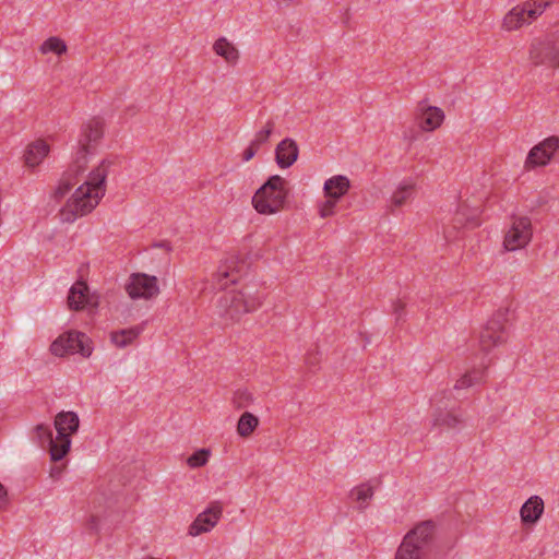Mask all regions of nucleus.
I'll return each instance as SVG.
<instances>
[{"label":"nucleus","mask_w":559,"mask_h":559,"mask_svg":"<svg viewBox=\"0 0 559 559\" xmlns=\"http://www.w3.org/2000/svg\"><path fill=\"white\" fill-rule=\"evenodd\" d=\"M115 158H104L90 171L86 180L78 187L66 205L61 209L62 221L74 222L94 210L106 192V178L115 165Z\"/></svg>","instance_id":"obj_1"},{"label":"nucleus","mask_w":559,"mask_h":559,"mask_svg":"<svg viewBox=\"0 0 559 559\" xmlns=\"http://www.w3.org/2000/svg\"><path fill=\"white\" fill-rule=\"evenodd\" d=\"M103 122L97 118L90 120L82 128L75 159L63 173L58 187L53 191L52 195L56 200L62 199L81 181V177L86 169L87 155L95 148L98 141L103 138Z\"/></svg>","instance_id":"obj_2"},{"label":"nucleus","mask_w":559,"mask_h":559,"mask_svg":"<svg viewBox=\"0 0 559 559\" xmlns=\"http://www.w3.org/2000/svg\"><path fill=\"white\" fill-rule=\"evenodd\" d=\"M262 304V296L253 285H246L240 290L225 292L217 300L216 313L224 324L237 322L242 314L257 310Z\"/></svg>","instance_id":"obj_3"},{"label":"nucleus","mask_w":559,"mask_h":559,"mask_svg":"<svg viewBox=\"0 0 559 559\" xmlns=\"http://www.w3.org/2000/svg\"><path fill=\"white\" fill-rule=\"evenodd\" d=\"M285 183L281 176H271L253 195V207L261 214H274L282 210L287 197Z\"/></svg>","instance_id":"obj_4"},{"label":"nucleus","mask_w":559,"mask_h":559,"mask_svg":"<svg viewBox=\"0 0 559 559\" xmlns=\"http://www.w3.org/2000/svg\"><path fill=\"white\" fill-rule=\"evenodd\" d=\"M435 525L431 521L421 522L406 534L400 545L395 559H420L426 546L430 543Z\"/></svg>","instance_id":"obj_5"},{"label":"nucleus","mask_w":559,"mask_h":559,"mask_svg":"<svg viewBox=\"0 0 559 559\" xmlns=\"http://www.w3.org/2000/svg\"><path fill=\"white\" fill-rule=\"evenodd\" d=\"M53 425L58 435V445L52 451V461L57 462L68 454L71 436L79 430L80 419L74 412H60L56 415Z\"/></svg>","instance_id":"obj_6"},{"label":"nucleus","mask_w":559,"mask_h":559,"mask_svg":"<svg viewBox=\"0 0 559 559\" xmlns=\"http://www.w3.org/2000/svg\"><path fill=\"white\" fill-rule=\"evenodd\" d=\"M549 7V1L531 0L511 9L503 17L502 26L507 31H513L530 24L536 20Z\"/></svg>","instance_id":"obj_7"},{"label":"nucleus","mask_w":559,"mask_h":559,"mask_svg":"<svg viewBox=\"0 0 559 559\" xmlns=\"http://www.w3.org/2000/svg\"><path fill=\"white\" fill-rule=\"evenodd\" d=\"M528 53L534 66L559 67V34H552L543 39H534Z\"/></svg>","instance_id":"obj_8"},{"label":"nucleus","mask_w":559,"mask_h":559,"mask_svg":"<svg viewBox=\"0 0 559 559\" xmlns=\"http://www.w3.org/2000/svg\"><path fill=\"white\" fill-rule=\"evenodd\" d=\"M508 321V310H498L486 323L479 334V346L485 353H488L495 346L503 343L507 338L506 323Z\"/></svg>","instance_id":"obj_9"},{"label":"nucleus","mask_w":559,"mask_h":559,"mask_svg":"<svg viewBox=\"0 0 559 559\" xmlns=\"http://www.w3.org/2000/svg\"><path fill=\"white\" fill-rule=\"evenodd\" d=\"M87 341L88 338L84 333L71 331L53 341L50 350L56 356L79 353L83 357H88L92 354V347Z\"/></svg>","instance_id":"obj_10"},{"label":"nucleus","mask_w":559,"mask_h":559,"mask_svg":"<svg viewBox=\"0 0 559 559\" xmlns=\"http://www.w3.org/2000/svg\"><path fill=\"white\" fill-rule=\"evenodd\" d=\"M131 299L150 300L159 295L158 280L145 273H132L124 285Z\"/></svg>","instance_id":"obj_11"},{"label":"nucleus","mask_w":559,"mask_h":559,"mask_svg":"<svg viewBox=\"0 0 559 559\" xmlns=\"http://www.w3.org/2000/svg\"><path fill=\"white\" fill-rule=\"evenodd\" d=\"M533 236L532 222L527 216H513L511 226L506 233L503 247L508 251H515L526 247Z\"/></svg>","instance_id":"obj_12"},{"label":"nucleus","mask_w":559,"mask_h":559,"mask_svg":"<svg viewBox=\"0 0 559 559\" xmlns=\"http://www.w3.org/2000/svg\"><path fill=\"white\" fill-rule=\"evenodd\" d=\"M223 513V507L219 502H211L210 506L201 512L189 527L191 536H198L210 532L218 522Z\"/></svg>","instance_id":"obj_13"},{"label":"nucleus","mask_w":559,"mask_h":559,"mask_svg":"<svg viewBox=\"0 0 559 559\" xmlns=\"http://www.w3.org/2000/svg\"><path fill=\"white\" fill-rule=\"evenodd\" d=\"M558 148L559 138L549 136L530 151L525 165L527 167L545 166Z\"/></svg>","instance_id":"obj_14"},{"label":"nucleus","mask_w":559,"mask_h":559,"mask_svg":"<svg viewBox=\"0 0 559 559\" xmlns=\"http://www.w3.org/2000/svg\"><path fill=\"white\" fill-rule=\"evenodd\" d=\"M247 264L245 261L239 260L237 257L228 258L223 264L219 265L216 272V278L222 288H226L227 284H235L238 280L246 274Z\"/></svg>","instance_id":"obj_15"},{"label":"nucleus","mask_w":559,"mask_h":559,"mask_svg":"<svg viewBox=\"0 0 559 559\" xmlns=\"http://www.w3.org/2000/svg\"><path fill=\"white\" fill-rule=\"evenodd\" d=\"M97 499H93L90 516L86 521V528L92 534L112 528V522H108L107 508L100 506V503L97 504Z\"/></svg>","instance_id":"obj_16"},{"label":"nucleus","mask_w":559,"mask_h":559,"mask_svg":"<svg viewBox=\"0 0 559 559\" xmlns=\"http://www.w3.org/2000/svg\"><path fill=\"white\" fill-rule=\"evenodd\" d=\"M298 145L293 139H284L275 150V159L281 168L290 167L298 157Z\"/></svg>","instance_id":"obj_17"},{"label":"nucleus","mask_w":559,"mask_h":559,"mask_svg":"<svg viewBox=\"0 0 559 559\" xmlns=\"http://www.w3.org/2000/svg\"><path fill=\"white\" fill-rule=\"evenodd\" d=\"M489 362V360L487 362L481 360L478 367H473L466 370V372L455 382L453 389L456 392H460L463 389H467L475 384L481 383L486 378V371Z\"/></svg>","instance_id":"obj_18"},{"label":"nucleus","mask_w":559,"mask_h":559,"mask_svg":"<svg viewBox=\"0 0 559 559\" xmlns=\"http://www.w3.org/2000/svg\"><path fill=\"white\" fill-rule=\"evenodd\" d=\"M544 512V501L538 496L528 498L520 510L521 520L524 524H535Z\"/></svg>","instance_id":"obj_19"},{"label":"nucleus","mask_w":559,"mask_h":559,"mask_svg":"<svg viewBox=\"0 0 559 559\" xmlns=\"http://www.w3.org/2000/svg\"><path fill=\"white\" fill-rule=\"evenodd\" d=\"M421 111L418 116L420 127L426 131H432L440 127L444 119L443 111L435 106H419Z\"/></svg>","instance_id":"obj_20"},{"label":"nucleus","mask_w":559,"mask_h":559,"mask_svg":"<svg viewBox=\"0 0 559 559\" xmlns=\"http://www.w3.org/2000/svg\"><path fill=\"white\" fill-rule=\"evenodd\" d=\"M91 304L88 296V286L85 282H76L70 289L68 296V306L72 310H81Z\"/></svg>","instance_id":"obj_21"},{"label":"nucleus","mask_w":559,"mask_h":559,"mask_svg":"<svg viewBox=\"0 0 559 559\" xmlns=\"http://www.w3.org/2000/svg\"><path fill=\"white\" fill-rule=\"evenodd\" d=\"M480 210L478 206L469 207L467 204H461L454 214V227L472 226L476 227L479 225Z\"/></svg>","instance_id":"obj_22"},{"label":"nucleus","mask_w":559,"mask_h":559,"mask_svg":"<svg viewBox=\"0 0 559 559\" xmlns=\"http://www.w3.org/2000/svg\"><path fill=\"white\" fill-rule=\"evenodd\" d=\"M350 187L349 179L345 176H333L324 182V193L331 199H341Z\"/></svg>","instance_id":"obj_23"},{"label":"nucleus","mask_w":559,"mask_h":559,"mask_svg":"<svg viewBox=\"0 0 559 559\" xmlns=\"http://www.w3.org/2000/svg\"><path fill=\"white\" fill-rule=\"evenodd\" d=\"M416 183L411 180L402 181L391 197V205L401 207L413 199L415 194Z\"/></svg>","instance_id":"obj_24"},{"label":"nucleus","mask_w":559,"mask_h":559,"mask_svg":"<svg viewBox=\"0 0 559 559\" xmlns=\"http://www.w3.org/2000/svg\"><path fill=\"white\" fill-rule=\"evenodd\" d=\"M48 152L49 146L45 141L38 140L31 143L24 154L25 164L29 167L37 166L46 157Z\"/></svg>","instance_id":"obj_25"},{"label":"nucleus","mask_w":559,"mask_h":559,"mask_svg":"<svg viewBox=\"0 0 559 559\" xmlns=\"http://www.w3.org/2000/svg\"><path fill=\"white\" fill-rule=\"evenodd\" d=\"M34 432L38 444L43 449H48L50 459L52 460V451L58 445V436L53 439L52 430L49 426L44 424L37 425L34 429Z\"/></svg>","instance_id":"obj_26"},{"label":"nucleus","mask_w":559,"mask_h":559,"mask_svg":"<svg viewBox=\"0 0 559 559\" xmlns=\"http://www.w3.org/2000/svg\"><path fill=\"white\" fill-rule=\"evenodd\" d=\"M142 332V328L133 326L122 329L120 331L111 332L110 340L117 347H127L130 345Z\"/></svg>","instance_id":"obj_27"},{"label":"nucleus","mask_w":559,"mask_h":559,"mask_svg":"<svg viewBox=\"0 0 559 559\" xmlns=\"http://www.w3.org/2000/svg\"><path fill=\"white\" fill-rule=\"evenodd\" d=\"M216 55L223 57L228 63H235L239 58L237 48L225 37L218 38L213 46Z\"/></svg>","instance_id":"obj_28"},{"label":"nucleus","mask_w":559,"mask_h":559,"mask_svg":"<svg viewBox=\"0 0 559 559\" xmlns=\"http://www.w3.org/2000/svg\"><path fill=\"white\" fill-rule=\"evenodd\" d=\"M464 418L461 413H457L455 411H439L435 415V425L436 426H443L449 429H454L459 427L461 424H463Z\"/></svg>","instance_id":"obj_29"},{"label":"nucleus","mask_w":559,"mask_h":559,"mask_svg":"<svg viewBox=\"0 0 559 559\" xmlns=\"http://www.w3.org/2000/svg\"><path fill=\"white\" fill-rule=\"evenodd\" d=\"M259 426V418L252 413L245 412L238 420L237 433L242 438H248Z\"/></svg>","instance_id":"obj_30"},{"label":"nucleus","mask_w":559,"mask_h":559,"mask_svg":"<svg viewBox=\"0 0 559 559\" xmlns=\"http://www.w3.org/2000/svg\"><path fill=\"white\" fill-rule=\"evenodd\" d=\"M350 496L353 499L360 502V509H365L369 500L373 497V488L368 484H361L350 491Z\"/></svg>","instance_id":"obj_31"},{"label":"nucleus","mask_w":559,"mask_h":559,"mask_svg":"<svg viewBox=\"0 0 559 559\" xmlns=\"http://www.w3.org/2000/svg\"><path fill=\"white\" fill-rule=\"evenodd\" d=\"M39 50L43 55L53 52L60 56L67 52V45L59 37H49L40 45Z\"/></svg>","instance_id":"obj_32"},{"label":"nucleus","mask_w":559,"mask_h":559,"mask_svg":"<svg viewBox=\"0 0 559 559\" xmlns=\"http://www.w3.org/2000/svg\"><path fill=\"white\" fill-rule=\"evenodd\" d=\"M254 401V397L251 392L247 389H238L235 391L233 396V405L237 409H243L249 407Z\"/></svg>","instance_id":"obj_33"},{"label":"nucleus","mask_w":559,"mask_h":559,"mask_svg":"<svg viewBox=\"0 0 559 559\" xmlns=\"http://www.w3.org/2000/svg\"><path fill=\"white\" fill-rule=\"evenodd\" d=\"M274 128L275 122L273 120H269L266 124L255 133L254 139L251 142L254 143V145L258 147L265 144L269 141Z\"/></svg>","instance_id":"obj_34"},{"label":"nucleus","mask_w":559,"mask_h":559,"mask_svg":"<svg viewBox=\"0 0 559 559\" xmlns=\"http://www.w3.org/2000/svg\"><path fill=\"white\" fill-rule=\"evenodd\" d=\"M210 454L207 449L198 450L188 457L187 463L192 468L204 466L209 461Z\"/></svg>","instance_id":"obj_35"},{"label":"nucleus","mask_w":559,"mask_h":559,"mask_svg":"<svg viewBox=\"0 0 559 559\" xmlns=\"http://www.w3.org/2000/svg\"><path fill=\"white\" fill-rule=\"evenodd\" d=\"M337 201L338 199L329 198L320 207L321 217L325 218L333 215Z\"/></svg>","instance_id":"obj_36"},{"label":"nucleus","mask_w":559,"mask_h":559,"mask_svg":"<svg viewBox=\"0 0 559 559\" xmlns=\"http://www.w3.org/2000/svg\"><path fill=\"white\" fill-rule=\"evenodd\" d=\"M259 147L254 145V143H250V145L243 152V160H250L258 152Z\"/></svg>","instance_id":"obj_37"},{"label":"nucleus","mask_w":559,"mask_h":559,"mask_svg":"<svg viewBox=\"0 0 559 559\" xmlns=\"http://www.w3.org/2000/svg\"><path fill=\"white\" fill-rule=\"evenodd\" d=\"M9 502L8 491L5 487L0 483V510L4 509Z\"/></svg>","instance_id":"obj_38"},{"label":"nucleus","mask_w":559,"mask_h":559,"mask_svg":"<svg viewBox=\"0 0 559 559\" xmlns=\"http://www.w3.org/2000/svg\"><path fill=\"white\" fill-rule=\"evenodd\" d=\"M405 305L402 301H396L393 305V311L396 316V321H400L404 311Z\"/></svg>","instance_id":"obj_39"},{"label":"nucleus","mask_w":559,"mask_h":559,"mask_svg":"<svg viewBox=\"0 0 559 559\" xmlns=\"http://www.w3.org/2000/svg\"><path fill=\"white\" fill-rule=\"evenodd\" d=\"M94 499H97V504L100 503V506L107 508V518H109L111 515V512L109 511L110 506L108 504V500H105L104 497H95Z\"/></svg>","instance_id":"obj_40"},{"label":"nucleus","mask_w":559,"mask_h":559,"mask_svg":"<svg viewBox=\"0 0 559 559\" xmlns=\"http://www.w3.org/2000/svg\"><path fill=\"white\" fill-rule=\"evenodd\" d=\"M316 357H313L312 355H310L308 358H307V364L309 365H314L316 364Z\"/></svg>","instance_id":"obj_41"},{"label":"nucleus","mask_w":559,"mask_h":559,"mask_svg":"<svg viewBox=\"0 0 559 559\" xmlns=\"http://www.w3.org/2000/svg\"><path fill=\"white\" fill-rule=\"evenodd\" d=\"M61 473V469L59 467H55L51 469V476H57Z\"/></svg>","instance_id":"obj_42"},{"label":"nucleus","mask_w":559,"mask_h":559,"mask_svg":"<svg viewBox=\"0 0 559 559\" xmlns=\"http://www.w3.org/2000/svg\"><path fill=\"white\" fill-rule=\"evenodd\" d=\"M157 246H158V247H163V248L165 247V248L169 249L168 245H167V243H165V242L158 243Z\"/></svg>","instance_id":"obj_43"}]
</instances>
